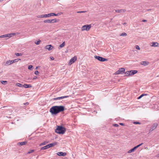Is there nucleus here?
Wrapping results in <instances>:
<instances>
[{
    "instance_id": "5701e85b",
    "label": "nucleus",
    "mask_w": 159,
    "mask_h": 159,
    "mask_svg": "<svg viewBox=\"0 0 159 159\" xmlns=\"http://www.w3.org/2000/svg\"><path fill=\"white\" fill-rule=\"evenodd\" d=\"M48 148H49V147H48V145H46V146H44L43 147H42L41 148L40 150H41L46 149H48Z\"/></svg>"
},
{
    "instance_id": "20e7f679",
    "label": "nucleus",
    "mask_w": 159,
    "mask_h": 159,
    "mask_svg": "<svg viewBox=\"0 0 159 159\" xmlns=\"http://www.w3.org/2000/svg\"><path fill=\"white\" fill-rule=\"evenodd\" d=\"M94 57L95 59L101 62H104L108 61V59H107L104 58L99 56H94Z\"/></svg>"
},
{
    "instance_id": "7c9ffc66",
    "label": "nucleus",
    "mask_w": 159,
    "mask_h": 159,
    "mask_svg": "<svg viewBox=\"0 0 159 159\" xmlns=\"http://www.w3.org/2000/svg\"><path fill=\"white\" fill-rule=\"evenodd\" d=\"M65 42H64L62 44H60L59 46L61 48H62L63 47H64L65 46Z\"/></svg>"
},
{
    "instance_id": "c03bdc74",
    "label": "nucleus",
    "mask_w": 159,
    "mask_h": 159,
    "mask_svg": "<svg viewBox=\"0 0 159 159\" xmlns=\"http://www.w3.org/2000/svg\"><path fill=\"white\" fill-rule=\"evenodd\" d=\"M50 58L51 60H54V58L53 57H50Z\"/></svg>"
},
{
    "instance_id": "c9c22d12",
    "label": "nucleus",
    "mask_w": 159,
    "mask_h": 159,
    "mask_svg": "<svg viewBox=\"0 0 159 159\" xmlns=\"http://www.w3.org/2000/svg\"><path fill=\"white\" fill-rule=\"evenodd\" d=\"M15 54L16 56H22V54L21 53H15Z\"/></svg>"
},
{
    "instance_id": "de8ad7c7",
    "label": "nucleus",
    "mask_w": 159,
    "mask_h": 159,
    "mask_svg": "<svg viewBox=\"0 0 159 159\" xmlns=\"http://www.w3.org/2000/svg\"><path fill=\"white\" fill-rule=\"evenodd\" d=\"M151 9H147L146 10V11H151Z\"/></svg>"
},
{
    "instance_id": "8fccbe9b",
    "label": "nucleus",
    "mask_w": 159,
    "mask_h": 159,
    "mask_svg": "<svg viewBox=\"0 0 159 159\" xmlns=\"http://www.w3.org/2000/svg\"><path fill=\"white\" fill-rule=\"evenodd\" d=\"M143 143H140V144H139V146H141L142 145H143Z\"/></svg>"
},
{
    "instance_id": "49530a36",
    "label": "nucleus",
    "mask_w": 159,
    "mask_h": 159,
    "mask_svg": "<svg viewBox=\"0 0 159 159\" xmlns=\"http://www.w3.org/2000/svg\"><path fill=\"white\" fill-rule=\"evenodd\" d=\"M37 78V77L36 76H35L33 78V80H35Z\"/></svg>"
},
{
    "instance_id": "0eeeda50",
    "label": "nucleus",
    "mask_w": 159,
    "mask_h": 159,
    "mask_svg": "<svg viewBox=\"0 0 159 159\" xmlns=\"http://www.w3.org/2000/svg\"><path fill=\"white\" fill-rule=\"evenodd\" d=\"M91 25H86L81 27V30H89L91 27Z\"/></svg>"
},
{
    "instance_id": "a19ab883",
    "label": "nucleus",
    "mask_w": 159,
    "mask_h": 159,
    "mask_svg": "<svg viewBox=\"0 0 159 159\" xmlns=\"http://www.w3.org/2000/svg\"><path fill=\"white\" fill-rule=\"evenodd\" d=\"M39 73V71L38 70H36L34 72V74L36 75H38Z\"/></svg>"
},
{
    "instance_id": "393cba45",
    "label": "nucleus",
    "mask_w": 159,
    "mask_h": 159,
    "mask_svg": "<svg viewBox=\"0 0 159 159\" xmlns=\"http://www.w3.org/2000/svg\"><path fill=\"white\" fill-rule=\"evenodd\" d=\"M7 81L6 80H1V83L3 84H6L7 83Z\"/></svg>"
},
{
    "instance_id": "f3484780",
    "label": "nucleus",
    "mask_w": 159,
    "mask_h": 159,
    "mask_svg": "<svg viewBox=\"0 0 159 159\" xmlns=\"http://www.w3.org/2000/svg\"><path fill=\"white\" fill-rule=\"evenodd\" d=\"M27 142L25 141H24V142H19L17 143V145L18 146H20V145L22 146V145H25L26 144H27Z\"/></svg>"
},
{
    "instance_id": "b1692460",
    "label": "nucleus",
    "mask_w": 159,
    "mask_h": 159,
    "mask_svg": "<svg viewBox=\"0 0 159 159\" xmlns=\"http://www.w3.org/2000/svg\"><path fill=\"white\" fill-rule=\"evenodd\" d=\"M125 75L126 76H130L129 70L127 71H126V72H125Z\"/></svg>"
},
{
    "instance_id": "f8f14e48",
    "label": "nucleus",
    "mask_w": 159,
    "mask_h": 159,
    "mask_svg": "<svg viewBox=\"0 0 159 159\" xmlns=\"http://www.w3.org/2000/svg\"><path fill=\"white\" fill-rule=\"evenodd\" d=\"M45 48L48 49L49 51H50L52 50L53 47L51 45H47L45 47Z\"/></svg>"
},
{
    "instance_id": "7ed1b4c3",
    "label": "nucleus",
    "mask_w": 159,
    "mask_h": 159,
    "mask_svg": "<svg viewBox=\"0 0 159 159\" xmlns=\"http://www.w3.org/2000/svg\"><path fill=\"white\" fill-rule=\"evenodd\" d=\"M19 34V33L18 32L14 33H10L9 34H7L5 35H2L0 36V38H5V37H9V38L12 37L13 36L17 35Z\"/></svg>"
},
{
    "instance_id": "f257e3e1",
    "label": "nucleus",
    "mask_w": 159,
    "mask_h": 159,
    "mask_svg": "<svg viewBox=\"0 0 159 159\" xmlns=\"http://www.w3.org/2000/svg\"><path fill=\"white\" fill-rule=\"evenodd\" d=\"M65 107L63 106H54L50 109L49 111L52 115H56L58 113L64 111Z\"/></svg>"
},
{
    "instance_id": "39448f33",
    "label": "nucleus",
    "mask_w": 159,
    "mask_h": 159,
    "mask_svg": "<svg viewBox=\"0 0 159 159\" xmlns=\"http://www.w3.org/2000/svg\"><path fill=\"white\" fill-rule=\"evenodd\" d=\"M57 20L56 19H53L52 20H44L43 22L45 23H53L57 22Z\"/></svg>"
},
{
    "instance_id": "cd10ccee",
    "label": "nucleus",
    "mask_w": 159,
    "mask_h": 159,
    "mask_svg": "<svg viewBox=\"0 0 159 159\" xmlns=\"http://www.w3.org/2000/svg\"><path fill=\"white\" fill-rule=\"evenodd\" d=\"M16 85L17 86L19 87H23V85L22 84H21L20 83H17L16 84Z\"/></svg>"
},
{
    "instance_id": "c756f323",
    "label": "nucleus",
    "mask_w": 159,
    "mask_h": 159,
    "mask_svg": "<svg viewBox=\"0 0 159 159\" xmlns=\"http://www.w3.org/2000/svg\"><path fill=\"white\" fill-rule=\"evenodd\" d=\"M35 151V150L34 149L30 150L28 152V154H30L32 153Z\"/></svg>"
},
{
    "instance_id": "bb28decb",
    "label": "nucleus",
    "mask_w": 159,
    "mask_h": 159,
    "mask_svg": "<svg viewBox=\"0 0 159 159\" xmlns=\"http://www.w3.org/2000/svg\"><path fill=\"white\" fill-rule=\"evenodd\" d=\"M20 60V59H16L13 60H12L13 63L15 62H18L19 60Z\"/></svg>"
},
{
    "instance_id": "9d476101",
    "label": "nucleus",
    "mask_w": 159,
    "mask_h": 159,
    "mask_svg": "<svg viewBox=\"0 0 159 159\" xmlns=\"http://www.w3.org/2000/svg\"><path fill=\"white\" fill-rule=\"evenodd\" d=\"M69 97V96H62L61 97H58L57 98H52V100H60L64 98H68Z\"/></svg>"
},
{
    "instance_id": "3c124183",
    "label": "nucleus",
    "mask_w": 159,
    "mask_h": 159,
    "mask_svg": "<svg viewBox=\"0 0 159 159\" xmlns=\"http://www.w3.org/2000/svg\"><path fill=\"white\" fill-rule=\"evenodd\" d=\"M143 21L144 22H145L147 21V20H143Z\"/></svg>"
},
{
    "instance_id": "a18cd8bd",
    "label": "nucleus",
    "mask_w": 159,
    "mask_h": 159,
    "mask_svg": "<svg viewBox=\"0 0 159 159\" xmlns=\"http://www.w3.org/2000/svg\"><path fill=\"white\" fill-rule=\"evenodd\" d=\"M60 15V14L59 13H57V14H55V16H58L59 15Z\"/></svg>"
},
{
    "instance_id": "5fc2aeb1",
    "label": "nucleus",
    "mask_w": 159,
    "mask_h": 159,
    "mask_svg": "<svg viewBox=\"0 0 159 159\" xmlns=\"http://www.w3.org/2000/svg\"><path fill=\"white\" fill-rule=\"evenodd\" d=\"M126 24V23H123V24H124V25H125Z\"/></svg>"
},
{
    "instance_id": "6e6552de",
    "label": "nucleus",
    "mask_w": 159,
    "mask_h": 159,
    "mask_svg": "<svg viewBox=\"0 0 159 159\" xmlns=\"http://www.w3.org/2000/svg\"><path fill=\"white\" fill-rule=\"evenodd\" d=\"M77 57L76 56H75L72 58L70 60L69 65H70L74 63L77 60Z\"/></svg>"
},
{
    "instance_id": "2eb2a0df",
    "label": "nucleus",
    "mask_w": 159,
    "mask_h": 159,
    "mask_svg": "<svg viewBox=\"0 0 159 159\" xmlns=\"http://www.w3.org/2000/svg\"><path fill=\"white\" fill-rule=\"evenodd\" d=\"M50 17L49 13L47 14L43 15L38 16L39 18L48 17Z\"/></svg>"
},
{
    "instance_id": "864d4df0",
    "label": "nucleus",
    "mask_w": 159,
    "mask_h": 159,
    "mask_svg": "<svg viewBox=\"0 0 159 159\" xmlns=\"http://www.w3.org/2000/svg\"><path fill=\"white\" fill-rule=\"evenodd\" d=\"M157 157H159V154L158 155H157Z\"/></svg>"
},
{
    "instance_id": "4d7b16f0",
    "label": "nucleus",
    "mask_w": 159,
    "mask_h": 159,
    "mask_svg": "<svg viewBox=\"0 0 159 159\" xmlns=\"http://www.w3.org/2000/svg\"><path fill=\"white\" fill-rule=\"evenodd\" d=\"M6 107V106H4V107H3V108L5 107Z\"/></svg>"
},
{
    "instance_id": "ddd939ff",
    "label": "nucleus",
    "mask_w": 159,
    "mask_h": 159,
    "mask_svg": "<svg viewBox=\"0 0 159 159\" xmlns=\"http://www.w3.org/2000/svg\"><path fill=\"white\" fill-rule=\"evenodd\" d=\"M57 154L59 156H64L66 155L67 153L65 152H59L57 153Z\"/></svg>"
},
{
    "instance_id": "603ef678",
    "label": "nucleus",
    "mask_w": 159,
    "mask_h": 159,
    "mask_svg": "<svg viewBox=\"0 0 159 159\" xmlns=\"http://www.w3.org/2000/svg\"><path fill=\"white\" fill-rule=\"evenodd\" d=\"M38 67H38V66H36V68H35V69H38Z\"/></svg>"
},
{
    "instance_id": "9b49d317",
    "label": "nucleus",
    "mask_w": 159,
    "mask_h": 159,
    "mask_svg": "<svg viewBox=\"0 0 159 159\" xmlns=\"http://www.w3.org/2000/svg\"><path fill=\"white\" fill-rule=\"evenodd\" d=\"M158 125V124L157 123H154L150 127L149 131H152L155 129Z\"/></svg>"
},
{
    "instance_id": "473e14b6",
    "label": "nucleus",
    "mask_w": 159,
    "mask_h": 159,
    "mask_svg": "<svg viewBox=\"0 0 159 159\" xmlns=\"http://www.w3.org/2000/svg\"><path fill=\"white\" fill-rule=\"evenodd\" d=\"M133 123L134 124L137 125V124H141V123L138 121H134L133 122Z\"/></svg>"
},
{
    "instance_id": "aec40b11",
    "label": "nucleus",
    "mask_w": 159,
    "mask_h": 159,
    "mask_svg": "<svg viewBox=\"0 0 159 159\" xmlns=\"http://www.w3.org/2000/svg\"><path fill=\"white\" fill-rule=\"evenodd\" d=\"M149 62L146 61H142L141 62V64L144 66H146L148 65Z\"/></svg>"
},
{
    "instance_id": "2f4dec72",
    "label": "nucleus",
    "mask_w": 159,
    "mask_h": 159,
    "mask_svg": "<svg viewBox=\"0 0 159 159\" xmlns=\"http://www.w3.org/2000/svg\"><path fill=\"white\" fill-rule=\"evenodd\" d=\"M33 67V66L32 65H30L28 67V69L29 70H31L32 69V68Z\"/></svg>"
},
{
    "instance_id": "f704fd0d",
    "label": "nucleus",
    "mask_w": 159,
    "mask_h": 159,
    "mask_svg": "<svg viewBox=\"0 0 159 159\" xmlns=\"http://www.w3.org/2000/svg\"><path fill=\"white\" fill-rule=\"evenodd\" d=\"M40 42H41V40H39L37 42H35V43L36 45H39L40 44Z\"/></svg>"
},
{
    "instance_id": "1a4fd4ad",
    "label": "nucleus",
    "mask_w": 159,
    "mask_h": 159,
    "mask_svg": "<svg viewBox=\"0 0 159 159\" xmlns=\"http://www.w3.org/2000/svg\"><path fill=\"white\" fill-rule=\"evenodd\" d=\"M12 64H13V62H12V60H9L6 62H3L2 65L4 66H7Z\"/></svg>"
},
{
    "instance_id": "423d86ee",
    "label": "nucleus",
    "mask_w": 159,
    "mask_h": 159,
    "mask_svg": "<svg viewBox=\"0 0 159 159\" xmlns=\"http://www.w3.org/2000/svg\"><path fill=\"white\" fill-rule=\"evenodd\" d=\"M125 71V69L124 68H120L119 70L117 71L116 73L115 74L118 75L119 74H122L124 73Z\"/></svg>"
},
{
    "instance_id": "e433bc0d",
    "label": "nucleus",
    "mask_w": 159,
    "mask_h": 159,
    "mask_svg": "<svg viewBox=\"0 0 159 159\" xmlns=\"http://www.w3.org/2000/svg\"><path fill=\"white\" fill-rule=\"evenodd\" d=\"M87 12V11H78L77 12V13H85Z\"/></svg>"
},
{
    "instance_id": "58836bf2",
    "label": "nucleus",
    "mask_w": 159,
    "mask_h": 159,
    "mask_svg": "<svg viewBox=\"0 0 159 159\" xmlns=\"http://www.w3.org/2000/svg\"><path fill=\"white\" fill-rule=\"evenodd\" d=\"M135 47L136 49L139 50L140 49V47H139V46L138 45H136L135 46Z\"/></svg>"
},
{
    "instance_id": "37998d69",
    "label": "nucleus",
    "mask_w": 159,
    "mask_h": 159,
    "mask_svg": "<svg viewBox=\"0 0 159 159\" xmlns=\"http://www.w3.org/2000/svg\"><path fill=\"white\" fill-rule=\"evenodd\" d=\"M29 103L28 102H26L25 103H24L23 104L24 105H29Z\"/></svg>"
},
{
    "instance_id": "4c0bfd02",
    "label": "nucleus",
    "mask_w": 159,
    "mask_h": 159,
    "mask_svg": "<svg viewBox=\"0 0 159 159\" xmlns=\"http://www.w3.org/2000/svg\"><path fill=\"white\" fill-rule=\"evenodd\" d=\"M50 16H55V14L54 13H49Z\"/></svg>"
},
{
    "instance_id": "a211bd4d",
    "label": "nucleus",
    "mask_w": 159,
    "mask_h": 159,
    "mask_svg": "<svg viewBox=\"0 0 159 159\" xmlns=\"http://www.w3.org/2000/svg\"><path fill=\"white\" fill-rule=\"evenodd\" d=\"M57 144V142H55L52 143H49L48 145L49 148H50L56 145Z\"/></svg>"
},
{
    "instance_id": "09e8293b",
    "label": "nucleus",
    "mask_w": 159,
    "mask_h": 159,
    "mask_svg": "<svg viewBox=\"0 0 159 159\" xmlns=\"http://www.w3.org/2000/svg\"><path fill=\"white\" fill-rule=\"evenodd\" d=\"M135 147H136V148H137L140 146H139V145H137L136 146H135Z\"/></svg>"
},
{
    "instance_id": "412c9836",
    "label": "nucleus",
    "mask_w": 159,
    "mask_h": 159,
    "mask_svg": "<svg viewBox=\"0 0 159 159\" xmlns=\"http://www.w3.org/2000/svg\"><path fill=\"white\" fill-rule=\"evenodd\" d=\"M137 148H136V147L135 146L133 148L131 149L130 150H129L128 152L129 153H131L132 152H134L135 150H136Z\"/></svg>"
},
{
    "instance_id": "f03ea898",
    "label": "nucleus",
    "mask_w": 159,
    "mask_h": 159,
    "mask_svg": "<svg viewBox=\"0 0 159 159\" xmlns=\"http://www.w3.org/2000/svg\"><path fill=\"white\" fill-rule=\"evenodd\" d=\"M66 131V129L62 126H57L55 132L59 134H63Z\"/></svg>"
},
{
    "instance_id": "a878e982",
    "label": "nucleus",
    "mask_w": 159,
    "mask_h": 159,
    "mask_svg": "<svg viewBox=\"0 0 159 159\" xmlns=\"http://www.w3.org/2000/svg\"><path fill=\"white\" fill-rule=\"evenodd\" d=\"M48 143V142H47L46 141H44V142H43V143H40V144H39V146H42V145H46L47 143Z\"/></svg>"
},
{
    "instance_id": "4be33fe9",
    "label": "nucleus",
    "mask_w": 159,
    "mask_h": 159,
    "mask_svg": "<svg viewBox=\"0 0 159 159\" xmlns=\"http://www.w3.org/2000/svg\"><path fill=\"white\" fill-rule=\"evenodd\" d=\"M23 87L26 88H31L32 85L31 84H24L23 85Z\"/></svg>"
},
{
    "instance_id": "4468645a",
    "label": "nucleus",
    "mask_w": 159,
    "mask_h": 159,
    "mask_svg": "<svg viewBox=\"0 0 159 159\" xmlns=\"http://www.w3.org/2000/svg\"><path fill=\"white\" fill-rule=\"evenodd\" d=\"M130 75H133L138 72V71L136 70H129Z\"/></svg>"
},
{
    "instance_id": "72a5a7b5",
    "label": "nucleus",
    "mask_w": 159,
    "mask_h": 159,
    "mask_svg": "<svg viewBox=\"0 0 159 159\" xmlns=\"http://www.w3.org/2000/svg\"><path fill=\"white\" fill-rule=\"evenodd\" d=\"M127 34L125 33H123L122 34L120 35V36H127Z\"/></svg>"
},
{
    "instance_id": "ea45409f",
    "label": "nucleus",
    "mask_w": 159,
    "mask_h": 159,
    "mask_svg": "<svg viewBox=\"0 0 159 159\" xmlns=\"http://www.w3.org/2000/svg\"><path fill=\"white\" fill-rule=\"evenodd\" d=\"M113 126L118 127L119 126V125L117 124H114L113 125Z\"/></svg>"
},
{
    "instance_id": "c85d7f7f",
    "label": "nucleus",
    "mask_w": 159,
    "mask_h": 159,
    "mask_svg": "<svg viewBox=\"0 0 159 159\" xmlns=\"http://www.w3.org/2000/svg\"><path fill=\"white\" fill-rule=\"evenodd\" d=\"M147 94H142L141 95H140L138 97L137 99H140L141 98L143 97L144 95H146Z\"/></svg>"
},
{
    "instance_id": "dca6fc26",
    "label": "nucleus",
    "mask_w": 159,
    "mask_h": 159,
    "mask_svg": "<svg viewBox=\"0 0 159 159\" xmlns=\"http://www.w3.org/2000/svg\"><path fill=\"white\" fill-rule=\"evenodd\" d=\"M159 44L157 42H152L151 43L150 45L151 46L153 47H156L158 46Z\"/></svg>"
},
{
    "instance_id": "6e6d98bb",
    "label": "nucleus",
    "mask_w": 159,
    "mask_h": 159,
    "mask_svg": "<svg viewBox=\"0 0 159 159\" xmlns=\"http://www.w3.org/2000/svg\"><path fill=\"white\" fill-rule=\"evenodd\" d=\"M3 1V0H0V2H2Z\"/></svg>"
},
{
    "instance_id": "79ce46f5",
    "label": "nucleus",
    "mask_w": 159,
    "mask_h": 159,
    "mask_svg": "<svg viewBox=\"0 0 159 159\" xmlns=\"http://www.w3.org/2000/svg\"><path fill=\"white\" fill-rule=\"evenodd\" d=\"M119 124L121 125H122V126H124L125 125V124H124L123 123H119Z\"/></svg>"
},
{
    "instance_id": "6ab92c4d",
    "label": "nucleus",
    "mask_w": 159,
    "mask_h": 159,
    "mask_svg": "<svg viewBox=\"0 0 159 159\" xmlns=\"http://www.w3.org/2000/svg\"><path fill=\"white\" fill-rule=\"evenodd\" d=\"M115 11L117 13H121V12H125L126 11V9H120V10H115Z\"/></svg>"
}]
</instances>
